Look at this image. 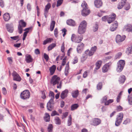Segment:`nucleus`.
Returning <instances> with one entry per match:
<instances>
[{"instance_id":"obj_47","label":"nucleus","mask_w":132,"mask_h":132,"mask_svg":"<svg viewBox=\"0 0 132 132\" xmlns=\"http://www.w3.org/2000/svg\"><path fill=\"white\" fill-rule=\"evenodd\" d=\"M63 2V0H58L57 2L56 6L58 7L60 6Z\"/></svg>"},{"instance_id":"obj_16","label":"nucleus","mask_w":132,"mask_h":132,"mask_svg":"<svg viewBox=\"0 0 132 132\" xmlns=\"http://www.w3.org/2000/svg\"><path fill=\"white\" fill-rule=\"evenodd\" d=\"M56 69V66L55 65H53L50 68L49 70L51 75H52L54 74Z\"/></svg>"},{"instance_id":"obj_62","label":"nucleus","mask_w":132,"mask_h":132,"mask_svg":"<svg viewBox=\"0 0 132 132\" xmlns=\"http://www.w3.org/2000/svg\"><path fill=\"white\" fill-rule=\"evenodd\" d=\"M87 56H86L83 55L81 58V61L82 62H84L87 59Z\"/></svg>"},{"instance_id":"obj_36","label":"nucleus","mask_w":132,"mask_h":132,"mask_svg":"<svg viewBox=\"0 0 132 132\" xmlns=\"http://www.w3.org/2000/svg\"><path fill=\"white\" fill-rule=\"evenodd\" d=\"M85 53L86 54L90 56L92 55H93L94 54V53L93 52L91 51L90 50L89 51V50H86L85 52Z\"/></svg>"},{"instance_id":"obj_37","label":"nucleus","mask_w":132,"mask_h":132,"mask_svg":"<svg viewBox=\"0 0 132 132\" xmlns=\"http://www.w3.org/2000/svg\"><path fill=\"white\" fill-rule=\"evenodd\" d=\"M56 46V44L55 43H53L50 45L48 47V50L49 51L51 50Z\"/></svg>"},{"instance_id":"obj_31","label":"nucleus","mask_w":132,"mask_h":132,"mask_svg":"<svg viewBox=\"0 0 132 132\" xmlns=\"http://www.w3.org/2000/svg\"><path fill=\"white\" fill-rule=\"evenodd\" d=\"M115 17H108L107 19V21L109 23H110L114 21Z\"/></svg>"},{"instance_id":"obj_46","label":"nucleus","mask_w":132,"mask_h":132,"mask_svg":"<svg viewBox=\"0 0 132 132\" xmlns=\"http://www.w3.org/2000/svg\"><path fill=\"white\" fill-rule=\"evenodd\" d=\"M78 57L77 56H75L74 58L72 63L73 64H75L77 63L78 62Z\"/></svg>"},{"instance_id":"obj_35","label":"nucleus","mask_w":132,"mask_h":132,"mask_svg":"<svg viewBox=\"0 0 132 132\" xmlns=\"http://www.w3.org/2000/svg\"><path fill=\"white\" fill-rule=\"evenodd\" d=\"M98 28V23L96 22L94 26H93V30L94 32L97 31Z\"/></svg>"},{"instance_id":"obj_17","label":"nucleus","mask_w":132,"mask_h":132,"mask_svg":"<svg viewBox=\"0 0 132 132\" xmlns=\"http://www.w3.org/2000/svg\"><path fill=\"white\" fill-rule=\"evenodd\" d=\"M33 59L30 55L27 54L26 55L25 60L27 63L31 62L33 61Z\"/></svg>"},{"instance_id":"obj_44","label":"nucleus","mask_w":132,"mask_h":132,"mask_svg":"<svg viewBox=\"0 0 132 132\" xmlns=\"http://www.w3.org/2000/svg\"><path fill=\"white\" fill-rule=\"evenodd\" d=\"M128 100L130 104L132 105V92L128 98Z\"/></svg>"},{"instance_id":"obj_52","label":"nucleus","mask_w":132,"mask_h":132,"mask_svg":"<svg viewBox=\"0 0 132 132\" xmlns=\"http://www.w3.org/2000/svg\"><path fill=\"white\" fill-rule=\"evenodd\" d=\"M97 49V47L96 46H94L91 48L90 50L93 53H94L96 52Z\"/></svg>"},{"instance_id":"obj_5","label":"nucleus","mask_w":132,"mask_h":132,"mask_svg":"<svg viewBox=\"0 0 132 132\" xmlns=\"http://www.w3.org/2000/svg\"><path fill=\"white\" fill-rule=\"evenodd\" d=\"M30 95L29 91L28 90H26L21 93L20 94V97L23 100H26L29 98Z\"/></svg>"},{"instance_id":"obj_50","label":"nucleus","mask_w":132,"mask_h":132,"mask_svg":"<svg viewBox=\"0 0 132 132\" xmlns=\"http://www.w3.org/2000/svg\"><path fill=\"white\" fill-rule=\"evenodd\" d=\"M59 113L55 110L53 111L51 114V116H53L55 115L59 116Z\"/></svg>"},{"instance_id":"obj_10","label":"nucleus","mask_w":132,"mask_h":132,"mask_svg":"<svg viewBox=\"0 0 132 132\" xmlns=\"http://www.w3.org/2000/svg\"><path fill=\"white\" fill-rule=\"evenodd\" d=\"M101 120L98 118H94L91 121L90 124L92 125L96 126L100 124L101 123Z\"/></svg>"},{"instance_id":"obj_32","label":"nucleus","mask_w":132,"mask_h":132,"mask_svg":"<svg viewBox=\"0 0 132 132\" xmlns=\"http://www.w3.org/2000/svg\"><path fill=\"white\" fill-rule=\"evenodd\" d=\"M53 129V126L52 124H49L47 127L48 132H52Z\"/></svg>"},{"instance_id":"obj_43","label":"nucleus","mask_w":132,"mask_h":132,"mask_svg":"<svg viewBox=\"0 0 132 132\" xmlns=\"http://www.w3.org/2000/svg\"><path fill=\"white\" fill-rule=\"evenodd\" d=\"M102 84L101 82H99L97 86V89L98 90H100L102 88Z\"/></svg>"},{"instance_id":"obj_20","label":"nucleus","mask_w":132,"mask_h":132,"mask_svg":"<svg viewBox=\"0 0 132 132\" xmlns=\"http://www.w3.org/2000/svg\"><path fill=\"white\" fill-rule=\"evenodd\" d=\"M6 27L7 31L10 33L13 32V26H10L9 24L6 25Z\"/></svg>"},{"instance_id":"obj_48","label":"nucleus","mask_w":132,"mask_h":132,"mask_svg":"<svg viewBox=\"0 0 132 132\" xmlns=\"http://www.w3.org/2000/svg\"><path fill=\"white\" fill-rule=\"evenodd\" d=\"M30 28H26L24 30V31H26L24 32L23 34V36H24V37H26V36H27V33H28L29 31L30 30Z\"/></svg>"},{"instance_id":"obj_33","label":"nucleus","mask_w":132,"mask_h":132,"mask_svg":"<svg viewBox=\"0 0 132 132\" xmlns=\"http://www.w3.org/2000/svg\"><path fill=\"white\" fill-rule=\"evenodd\" d=\"M48 95L49 97H51V99L50 100V101H53L54 99V93L53 92L51 91H50Z\"/></svg>"},{"instance_id":"obj_64","label":"nucleus","mask_w":132,"mask_h":132,"mask_svg":"<svg viewBox=\"0 0 132 132\" xmlns=\"http://www.w3.org/2000/svg\"><path fill=\"white\" fill-rule=\"evenodd\" d=\"M62 33H63V36L64 37L66 34L67 30L65 28H64L62 30Z\"/></svg>"},{"instance_id":"obj_28","label":"nucleus","mask_w":132,"mask_h":132,"mask_svg":"<svg viewBox=\"0 0 132 132\" xmlns=\"http://www.w3.org/2000/svg\"><path fill=\"white\" fill-rule=\"evenodd\" d=\"M19 24L18 25H20L23 27H26V23L22 20H21L19 21Z\"/></svg>"},{"instance_id":"obj_1","label":"nucleus","mask_w":132,"mask_h":132,"mask_svg":"<svg viewBox=\"0 0 132 132\" xmlns=\"http://www.w3.org/2000/svg\"><path fill=\"white\" fill-rule=\"evenodd\" d=\"M81 6L82 8L81 12L82 15L83 16L88 15L90 14V10L88 9L87 4L85 1H83Z\"/></svg>"},{"instance_id":"obj_4","label":"nucleus","mask_w":132,"mask_h":132,"mask_svg":"<svg viewBox=\"0 0 132 132\" xmlns=\"http://www.w3.org/2000/svg\"><path fill=\"white\" fill-rule=\"evenodd\" d=\"M123 117V114L122 112L119 113L117 116L115 122V125L119 126L122 123Z\"/></svg>"},{"instance_id":"obj_29","label":"nucleus","mask_w":132,"mask_h":132,"mask_svg":"<svg viewBox=\"0 0 132 132\" xmlns=\"http://www.w3.org/2000/svg\"><path fill=\"white\" fill-rule=\"evenodd\" d=\"M126 30L128 32H130L132 29V25L128 24L125 26V28Z\"/></svg>"},{"instance_id":"obj_23","label":"nucleus","mask_w":132,"mask_h":132,"mask_svg":"<svg viewBox=\"0 0 132 132\" xmlns=\"http://www.w3.org/2000/svg\"><path fill=\"white\" fill-rule=\"evenodd\" d=\"M45 116L44 117V119L46 122H49L50 121V116L49 114L47 113H45Z\"/></svg>"},{"instance_id":"obj_53","label":"nucleus","mask_w":132,"mask_h":132,"mask_svg":"<svg viewBox=\"0 0 132 132\" xmlns=\"http://www.w3.org/2000/svg\"><path fill=\"white\" fill-rule=\"evenodd\" d=\"M130 8V5L129 4L127 3L126 4V6H125V9L126 10H129Z\"/></svg>"},{"instance_id":"obj_25","label":"nucleus","mask_w":132,"mask_h":132,"mask_svg":"<svg viewBox=\"0 0 132 132\" xmlns=\"http://www.w3.org/2000/svg\"><path fill=\"white\" fill-rule=\"evenodd\" d=\"M53 40V39L52 38H47L44 41L43 44L45 45L48 43H50Z\"/></svg>"},{"instance_id":"obj_55","label":"nucleus","mask_w":132,"mask_h":132,"mask_svg":"<svg viewBox=\"0 0 132 132\" xmlns=\"http://www.w3.org/2000/svg\"><path fill=\"white\" fill-rule=\"evenodd\" d=\"M44 57L46 61H47L49 59L48 56L46 53H44Z\"/></svg>"},{"instance_id":"obj_57","label":"nucleus","mask_w":132,"mask_h":132,"mask_svg":"<svg viewBox=\"0 0 132 132\" xmlns=\"http://www.w3.org/2000/svg\"><path fill=\"white\" fill-rule=\"evenodd\" d=\"M66 58L65 57L62 60L61 63V65L62 66H64L65 64L66 63Z\"/></svg>"},{"instance_id":"obj_54","label":"nucleus","mask_w":132,"mask_h":132,"mask_svg":"<svg viewBox=\"0 0 132 132\" xmlns=\"http://www.w3.org/2000/svg\"><path fill=\"white\" fill-rule=\"evenodd\" d=\"M10 38L14 40H18V41L19 40V37L18 36H17L14 37H11Z\"/></svg>"},{"instance_id":"obj_59","label":"nucleus","mask_w":132,"mask_h":132,"mask_svg":"<svg viewBox=\"0 0 132 132\" xmlns=\"http://www.w3.org/2000/svg\"><path fill=\"white\" fill-rule=\"evenodd\" d=\"M58 29L57 28H56L54 30V35H55V36L56 37H57L58 36Z\"/></svg>"},{"instance_id":"obj_14","label":"nucleus","mask_w":132,"mask_h":132,"mask_svg":"<svg viewBox=\"0 0 132 132\" xmlns=\"http://www.w3.org/2000/svg\"><path fill=\"white\" fill-rule=\"evenodd\" d=\"M94 4L95 7L99 8L102 6L103 3L101 0H95Z\"/></svg>"},{"instance_id":"obj_21","label":"nucleus","mask_w":132,"mask_h":132,"mask_svg":"<svg viewBox=\"0 0 132 132\" xmlns=\"http://www.w3.org/2000/svg\"><path fill=\"white\" fill-rule=\"evenodd\" d=\"M51 7V4L50 3H48L45 6L44 10L45 14L47 13L48 12L50 9Z\"/></svg>"},{"instance_id":"obj_26","label":"nucleus","mask_w":132,"mask_h":132,"mask_svg":"<svg viewBox=\"0 0 132 132\" xmlns=\"http://www.w3.org/2000/svg\"><path fill=\"white\" fill-rule=\"evenodd\" d=\"M125 79V76L122 75L119 78V81L120 83L121 84L123 83Z\"/></svg>"},{"instance_id":"obj_7","label":"nucleus","mask_w":132,"mask_h":132,"mask_svg":"<svg viewBox=\"0 0 132 132\" xmlns=\"http://www.w3.org/2000/svg\"><path fill=\"white\" fill-rule=\"evenodd\" d=\"M60 78L56 75H54L52 78L51 80V84L53 86L58 85L60 81Z\"/></svg>"},{"instance_id":"obj_6","label":"nucleus","mask_w":132,"mask_h":132,"mask_svg":"<svg viewBox=\"0 0 132 132\" xmlns=\"http://www.w3.org/2000/svg\"><path fill=\"white\" fill-rule=\"evenodd\" d=\"M125 64V61L123 60H120L117 63V71L120 72L123 70Z\"/></svg>"},{"instance_id":"obj_12","label":"nucleus","mask_w":132,"mask_h":132,"mask_svg":"<svg viewBox=\"0 0 132 132\" xmlns=\"http://www.w3.org/2000/svg\"><path fill=\"white\" fill-rule=\"evenodd\" d=\"M54 104V101H50V100L47 104V109L50 111H51L53 109V105Z\"/></svg>"},{"instance_id":"obj_56","label":"nucleus","mask_w":132,"mask_h":132,"mask_svg":"<svg viewBox=\"0 0 132 132\" xmlns=\"http://www.w3.org/2000/svg\"><path fill=\"white\" fill-rule=\"evenodd\" d=\"M123 108L120 105L117 107L116 110L117 111H120L122 110Z\"/></svg>"},{"instance_id":"obj_24","label":"nucleus","mask_w":132,"mask_h":132,"mask_svg":"<svg viewBox=\"0 0 132 132\" xmlns=\"http://www.w3.org/2000/svg\"><path fill=\"white\" fill-rule=\"evenodd\" d=\"M79 92L78 90L72 91L71 93L72 96L73 98H76L78 96Z\"/></svg>"},{"instance_id":"obj_42","label":"nucleus","mask_w":132,"mask_h":132,"mask_svg":"<svg viewBox=\"0 0 132 132\" xmlns=\"http://www.w3.org/2000/svg\"><path fill=\"white\" fill-rule=\"evenodd\" d=\"M113 101L114 100L113 99H109L105 103L104 105H108L110 104L113 102Z\"/></svg>"},{"instance_id":"obj_19","label":"nucleus","mask_w":132,"mask_h":132,"mask_svg":"<svg viewBox=\"0 0 132 132\" xmlns=\"http://www.w3.org/2000/svg\"><path fill=\"white\" fill-rule=\"evenodd\" d=\"M67 23L68 25L72 26H74L76 25L75 21L71 19L68 20L67 21Z\"/></svg>"},{"instance_id":"obj_58","label":"nucleus","mask_w":132,"mask_h":132,"mask_svg":"<svg viewBox=\"0 0 132 132\" xmlns=\"http://www.w3.org/2000/svg\"><path fill=\"white\" fill-rule=\"evenodd\" d=\"M124 5L123 4H122L121 2L119 3L118 5V8L120 9L122 8L123 6Z\"/></svg>"},{"instance_id":"obj_30","label":"nucleus","mask_w":132,"mask_h":132,"mask_svg":"<svg viewBox=\"0 0 132 132\" xmlns=\"http://www.w3.org/2000/svg\"><path fill=\"white\" fill-rule=\"evenodd\" d=\"M79 106V105L77 104H73L71 106V111H73L77 109Z\"/></svg>"},{"instance_id":"obj_27","label":"nucleus","mask_w":132,"mask_h":132,"mask_svg":"<svg viewBox=\"0 0 132 132\" xmlns=\"http://www.w3.org/2000/svg\"><path fill=\"white\" fill-rule=\"evenodd\" d=\"M55 22L54 21H52L51 23L50 27V30L51 31H52L54 28Z\"/></svg>"},{"instance_id":"obj_38","label":"nucleus","mask_w":132,"mask_h":132,"mask_svg":"<svg viewBox=\"0 0 132 132\" xmlns=\"http://www.w3.org/2000/svg\"><path fill=\"white\" fill-rule=\"evenodd\" d=\"M72 123V117L71 115L69 116V119L67 121V124L68 126H70L71 125Z\"/></svg>"},{"instance_id":"obj_15","label":"nucleus","mask_w":132,"mask_h":132,"mask_svg":"<svg viewBox=\"0 0 132 132\" xmlns=\"http://www.w3.org/2000/svg\"><path fill=\"white\" fill-rule=\"evenodd\" d=\"M68 93V91L67 89H65L62 92L60 95V97L62 99H64L67 96V94Z\"/></svg>"},{"instance_id":"obj_40","label":"nucleus","mask_w":132,"mask_h":132,"mask_svg":"<svg viewBox=\"0 0 132 132\" xmlns=\"http://www.w3.org/2000/svg\"><path fill=\"white\" fill-rule=\"evenodd\" d=\"M108 97L107 95H106L103 97L102 99V103H104L107 101Z\"/></svg>"},{"instance_id":"obj_49","label":"nucleus","mask_w":132,"mask_h":132,"mask_svg":"<svg viewBox=\"0 0 132 132\" xmlns=\"http://www.w3.org/2000/svg\"><path fill=\"white\" fill-rule=\"evenodd\" d=\"M68 112H66L63 113V115L62 116L61 118L62 119H63L64 118H66L68 116Z\"/></svg>"},{"instance_id":"obj_18","label":"nucleus","mask_w":132,"mask_h":132,"mask_svg":"<svg viewBox=\"0 0 132 132\" xmlns=\"http://www.w3.org/2000/svg\"><path fill=\"white\" fill-rule=\"evenodd\" d=\"M118 23L117 21H115V23L112 24L110 28V30L111 31H114L117 28L118 26Z\"/></svg>"},{"instance_id":"obj_22","label":"nucleus","mask_w":132,"mask_h":132,"mask_svg":"<svg viewBox=\"0 0 132 132\" xmlns=\"http://www.w3.org/2000/svg\"><path fill=\"white\" fill-rule=\"evenodd\" d=\"M102 63V61L99 60L97 61L96 63V67L95 69L96 70L99 69Z\"/></svg>"},{"instance_id":"obj_9","label":"nucleus","mask_w":132,"mask_h":132,"mask_svg":"<svg viewBox=\"0 0 132 132\" xmlns=\"http://www.w3.org/2000/svg\"><path fill=\"white\" fill-rule=\"evenodd\" d=\"M12 76L13 77V80H14L19 82L21 80V78L20 75L14 71L13 72Z\"/></svg>"},{"instance_id":"obj_60","label":"nucleus","mask_w":132,"mask_h":132,"mask_svg":"<svg viewBox=\"0 0 132 132\" xmlns=\"http://www.w3.org/2000/svg\"><path fill=\"white\" fill-rule=\"evenodd\" d=\"M42 98L43 99L46 98V97L45 93L44 91H42Z\"/></svg>"},{"instance_id":"obj_39","label":"nucleus","mask_w":132,"mask_h":132,"mask_svg":"<svg viewBox=\"0 0 132 132\" xmlns=\"http://www.w3.org/2000/svg\"><path fill=\"white\" fill-rule=\"evenodd\" d=\"M122 54L121 52H118L115 55V58L116 59H119L121 56Z\"/></svg>"},{"instance_id":"obj_3","label":"nucleus","mask_w":132,"mask_h":132,"mask_svg":"<svg viewBox=\"0 0 132 132\" xmlns=\"http://www.w3.org/2000/svg\"><path fill=\"white\" fill-rule=\"evenodd\" d=\"M83 39V36L77 35L74 34H72L71 37V41L76 43H80L82 40Z\"/></svg>"},{"instance_id":"obj_2","label":"nucleus","mask_w":132,"mask_h":132,"mask_svg":"<svg viewBox=\"0 0 132 132\" xmlns=\"http://www.w3.org/2000/svg\"><path fill=\"white\" fill-rule=\"evenodd\" d=\"M87 23L85 20L82 21L78 27V32L80 34H82L85 32Z\"/></svg>"},{"instance_id":"obj_11","label":"nucleus","mask_w":132,"mask_h":132,"mask_svg":"<svg viewBox=\"0 0 132 132\" xmlns=\"http://www.w3.org/2000/svg\"><path fill=\"white\" fill-rule=\"evenodd\" d=\"M111 64L112 63L111 62L105 64L102 67V72L104 73L107 72Z\"/></svg>"},{"instance_id":"obj_61","label":"nucleus","mask_w":132,"mask_h":132,"mask_svg":"<svg viewBox=\"0 0 132 132\" xmlns=\"http://www.w3.org/2000/svg\"><path fill=\"white\" fill-rule=\"evenodd\" d=\"M36 10L37 11V15L39 16L40 14V9L38 6H36Z\"/></svg>"},{"instance_id":"obj_41","label":"nucleus","mask_w":132,"mask_h":132,"mask_svg":"<svg viewBox=\"0 0 132 132\" xmlns=\"http://www.w3.org/2000/svg\"><path fill=\"white\" fill-rule=\"evenodd\" d=\"M131 119L129 118H127L123 122V124L125 125H126L127 124L130 122L131 121Z\"/></svg>"},{"instance_id":"obj_63","label":"nucleus","mask_w":132,"mask_h":132,"mask_svg":"<svg viewBox=\"0 0 132 132\" xmlns=\"http://www.w3.org/2000/svg\"><path fill=\"white\" fill-rule=\"evenodd\" d=\"M7 59L10 64H12L13 62V60H12V58L11 57H8Z\"/></svg>"},{"instance_id":"obj_51","label":"nucleus","mask_w":132,"mask_h":132,"mask_svg":"<svg viewBox=\"0 0 132 132\" xmlns=\"http://www.w3.org/2000/svg\"><path fill=\"white\" fill-rule=\"evenodd\" d=\"M69 67L68 66H66L65 68V75L66 76L68 75L69 73Z\"/></svg>"},{"instance_id":"obj_34","label":"nucleus","mask_w":132,"mask_h":132,"mask_svg":"<svg viewBox=\"0 0 132 132\" xmlns=\"http://www.w3.org/2000/svg\"><path fill=\"white\" fill-rule=\"evenodd\" d=\"M55 123L57 125H60L61 123V120L59 117H55L54 119Z\"/></svg>"},{"instance_id":"obj_45","label":"nucleus","mask_w":132,"mask_h":132,"mask_svg":"<svg viewBox=\"0 0 132 132\" xmlns=\"http://www.w3.org/2000/svg\"><path fill=\"white\" fill-rule=\"evenodd\" d=\"M23 27H21L20 25H18V32L20 34H21L23 31Z\"/></svg>"},{"instance_id":"obj_13","label":"nucleus","mask_w":132,"mask_h":132,"mask_svg":"<svg viewBox=\"0 0 132 132\" xmlns=\"http://www.w3.org/2000/svg\"><path fill=\"white\" fill-rule=\"evenodd\" d=\"M84 44L82 43H80L77 46V50L78 53H81L83 50L84 47Z\"/></svg>"},{"instance_id":"obj_8","label":"nucleus","mask_w":132,"mask_h":132,"mask_svg":"<svg viewBox=\"0 0 132 132\" xmlns=\"http://www.w3.org/2000/svg\"><path fill=\"white\" fill-rule=\"evenodd\" d=\"M126 36L125 35H123L122 36L120 35H117L116 38V41L118 44H120V43L123 41L125 39Z\"/></svg>"}]
</instances>
